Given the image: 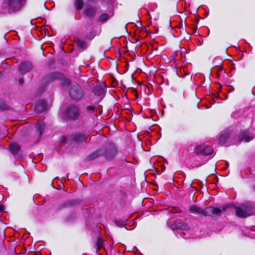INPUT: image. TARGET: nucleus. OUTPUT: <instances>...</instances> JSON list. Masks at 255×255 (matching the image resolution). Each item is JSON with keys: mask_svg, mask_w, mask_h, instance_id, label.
<instances>
[{"mask_svg": "<svg viewBox=\"0 0 255 255\" xmlns=\"http://www.w3.org/2000/svg\"><path fill=\"white\" fill-rule=\"evenodd\" d=\"M19 82L20 84H22L23 82V80L22 79H20L19 80Z\"/></svg>", "mask_w": 255, "mask_h": 255, "instance_id": "obj_25", "label": "nucleus"}, {"mask_svg": "<svg viewBox=\"0 0 255 255\" xmlns=\"http://www.w3.org/2000/svg\"><path fill=\"white\" fill-rule=\"evenodd\" d=\"M74 5L77 10H81L83 5L84 2L83 0H75Z\"/></svg>", "mask_w": 255, "mask_h": 255, "instance_id": "obj_19", "label": "nucleus"}, {"mask_svg": "<svg viewBox=\"0 0 255 255\" xmlns=\"http://www.w3.org/2000/svg\"><path fill=\"white\" fill-rule=\"evenodd\" d=\"M32 65L29 62H24L19 67V71L22 74L28 72L31 68Z\"/></svg>", "mask_w": 255, "mask_h": 255, "instance_id": "obj_8", "label": "nucleus"}, {"mask_svg": "<svg viewBox=\"0 0 255 255\" xmlns=\"http://www.w3.org/2000/svg\"><path fill=\"white\" fill-rule=\"evenodd\" d=\"M253 206L252 204L247 203L243 204L242 207H236L235 213L240 218H246L253 214Z\"/></svg>", "mask_w": 255, "mask_h": 255, "instance_id": "obj_1", "label": "nucleus"}, {"mask_svg": "<svg viewBox=\"0 0 255 255\" xmlns=\"http://www.w3.org/2000/svg\"><path fill=\"white\" fill-rule=\"evenodd\" d=\"M4 210V207L2 205H0V212H3Z\"/></svg>", "mask_w": 255, "mask_h": 255, "instance_id": "obj_24", "label": "nucleus"}, {"mask_svg": "<svg viewBox=\"0 0 255 255\" xmlns=\"http://www.w3.org/2000/svg\"><path fill=\"white\" fill-rule=\"evenodd\" d=\"M254 189L255 190V185L254 186Z\"/></svg>", "mask_w": 255, "mask_h": 255, "instance_id": "obj_27", "label": "nucleus"}, {"mask_svg": "<svg viewBox=\"0 0 255 255\" xmlns=\"http://www.w3.org/2000/svg\"><path fill=\"white\" fill-rule=\"evenodd\" d=\"M45 123L43 121H40L37 123L36 125V128L37 131L39 132V135H41L45 128Z\"/></svg>", "mask_w": 255, "mask_h": 255, "instance_id": "obj_14", "label": "nucleus"}, {"mask_svg": "<svg viewBox=\"0 0 255 255\" xmlns=\"http://www.w3.org/2000/svg\"><path fill=\"white\" fill-rule=\"evenodd\" d=\"M96 9L92 7H88L84 10V13L90 17H93L96 14Z\"/></svg>", "mask_w": 255, "mask_h": 255, "instance_id": "obj_12", "label": "nucleus"}, {"mask_svg": "<svg viewBox=\"0 0 255 255\" xmlns=\"http://www.w3.org/2000/svg\"><path fill=\"white\" fill-rule=\"evenodd\" d=\"M195 151L198 154L208 155L213 152V149L211 146L204 144L197 146Z\"/></svg>", "mask_w": 255, "mask_h": 255, "instance_id": "obj_5", "label": "nucleus"}, {"mask_svg": "<svg viewBox=\"0 0 255 255\" xmlns=\"http://www.w3.org/2000/svg\"><path fill=\"white\" fill-rule=\"evenodd\" d=\"M90 110H94L95 108H94V107H91V108H90Z\"/></svg>", "mask_w": 255, "mask_h": 255, "instance_id": "obj_26", "label": "nucleus"}, {"mask_svg": "<svg viewBox=\"0 0 255 255\" xmlns=\"http://www.w3.org/2000/svg\"><path fill=\"white\" fill-rule=\"evenodd\" d=\"M86 137L87 136L85 134L80 133H76L72 135L73 140L76 142L84 141Z\"/></svg>", "mask_w": 255, "mask_h": 255, "instance_id": "obj_11", "label": "nucleus"}, {"mask_svg": "<svg viewBox=\"0 0 255 255\" xmlns=\"http://www.w3.org/2000/svg\"><path fill=\"white\" fill-rule=\"evenodd\" d=\"M20 148L19 145L17 143H11L9 145V149L13 154L18 152Z\"/></svg>", "mask_w": 255, "mask_h": 255, "instance_id": "obj_15", "label": "nucleus"}, {"mask_svg": "<svg viewBox=\"0 0 255 255\" xmlns=\"http://www.w3.org/2000/svg\"><path fill=\"white\" fill-rule=\"evenodd\" d=\"M228 137V134L227 133H223L219 138V143L222 145L225 144Z\"/></svg>", "mask_w": 255, "mask_h": 255, "instance_id": "obj_17", "label": "nucleus"}, {"mask_svg": "<svg viewBox=\"0 0 255 255\" xmlns=\"http://www.w3.org/2000/svg\"><path fill=\"white\" fill-rule=\"evenodd\" d=\"M116 154V149L114 147H111L107 150L105 156L107 159H110L114 157Z\"/></svg>", "mask_w": 255, "mask_h": 255, "instance_id": "obj_10", "label": "nucleus"}, {"mask_svg": "<svg viewBox=\"0 0 255 255\" xmlns=\"http://www.w3.org/2000/svg\"><path fill=\"white\" fill-rule=\"evenodd\" d=\"M60 74L58 73H53L46 77L47 82H52L60 77Z\"/></svg>", "mask_w": 255, "mask_h": 255, "instance_id": "obj_16", "label": "nucleus"}, {"mask_svg": "<svg viewBox=\"0 0 255 255\" xmlns=\"http://www.w3.org/2000/svg\"><path fill=\"white\" fill-rule=\"evenodd\" d=\"M66 115L69 119L76 120L80 116L79 110L75 106H70L66 110Z\"/></svg>", "mask_w": 255, "mask_h": 255, "instance_id": "obj_2", "label": "nucleus"}, {"mask_svg": "<svg viewBox=\"0 0 255 255\" xmlns=\"http://www.w3.org/2000/svg\"><path fill=\"white\" fill-rule=\"evenodd\" d=\"M100 151L99 150L93 152L87 157V160H92L95 159L100 155Z\"/></svg>", "mask_w": 255, "mask_h": 255, "instance_id": "obj_18", "label": "nucleus"}, {"mask_svg": "<svg viewBox=\"0 0 255 255\" xmlns=\"http://www.w3.org/2000/svg\"><path fill=\"white\" fill-rule=\"evenodd\" d=\"M98 89H99V92L98 93V94L100 96L103 95L104 93V89H103L102 88H101L100 87H96L95 88V91H96Z\"/></svg>", "mask_w": 255, "mask_h": 255, "instance_id": "obj_23", "label": "nucleus"}, {"mask_svg": "<svg viewBox=\"0 0 255 255\" xmlns=\"http://www.w3.org/2000/svg\"><path fill=\"white\" fill-rule=\"evenodd\" d=\"M227 206H225L222 208H215L213 207H208L206 208V216L215 215L219 216L220 213L224 211H225Z\"/></svg>", "mask_w": 255, "mask_h": 255, "instance_id": "obj_6", "label": "nucleus"}, {"mask_svg": "<svg viewBox=\"0 0 255 255\" xmlns=\"http://www.w3.org/2000/svg\"><path fill=\"white\" fill-rule=\"evenodd\" d=\"M109 16L106 13H103L101 15L99 18V21H106L108 19Z\"/></svg>", "mask_w": 255, "mask_h": 255, "instance_id": "obj_21", "label": "nucleus"}, {"mask_svg": "<svg viewBox=\"0 0 255 255\" xmlns=\"http://www.w3.org/2000/svg\"><path fill=\"white\" fill-rule=\"evenodd\" d=\"M103 246V241L101 238H98L97 242V250H100L102 249Z\"/></svg>", "mask_w": 255, "mask_h": 255, "instance_id": "obj_22", "label": "nucleus"}, {"mask_svg": "<svg viewBox=\"0 0 255 255\" xmlns=\"http://www.w3.org/2000/svg\"><path fill=\"white\" fill-rule=\"evenodd\" d=\"M47 108V103L44 100L40 101L35 106V111L38 113H40L46 110Z\"/></svg>", "mask_w": 255, "mask_h": 255, "instance_id": "obj_9", "label": "nucleus"}, {"mask_svg": "<svg viewBox=\"0 0 255 255\" xmlns=\"http://www.w3.org/2000/svg\"><path fill=\"white\" fill-rule=\"evenodd\" d=\"M69 95L74 100H79L82 97L83 93L81 88L78 85H75L69 90Z\"/></svg>", "mask_w": 255, "mask_h": 255, "instance_id": "obj_3", "label": "nucleus"}, {"mask_svg": "<svg viewBox=\"0 0 255 255\" xmlns=\"http://www.w3.org/2000/svg\"><path fill=\"white\" fill-rule=\"evenodd\" d=\"M25 0H8L7 3L9 8L12 11H18L23 5Z\"/></svg>", "mask_w": 255, "mask_h": 255, "instance_id": "obj_4", "label": "nucleus"}, {"mask_svg": "<svg viewBox=\"0 0 255 255\" xmlns=\"http://www.w3.org/2000/svg\"><path fill=\"white\" fill-rule=\"evenodd\" d=\"M189 211L193 214H199L206 216V208L202 209L193 205L190 206Z\"/></svg>", "mask_w": 255, "mask_h": 255, "instance_id": "obj_7", "label": "nucleus"}, {"mask_svg": "<svg viewBox=\"0 0 255 255\" xmlns=\"http://www.w3.org/2000/svg\"><path fill=\"white\" fill-rule=\"evenodd\" d=\"M254 138V136L250 134L247 131L243 132L241 136V140H244L246 142H249Z\"/></svg>", "mask_w": 255, "mask_h": 255, "instance_id": "obj_13", "label": "nucleus"}, {"mask_svg": "<svg viewBox=\"0 0 255 255\" xmlns=\"http://www.w3.org/2000/svg\"><path fill=\"white\" fill-rule=\"evenodd\" d=\"M76 44L77 47L81 49H84L86 47V43L84 40L77 39L76 41Z\"/></svg>", "mask_w": 255, "mask_h": 255, "instance_id": "obj_20", "label": "nucleus"}]
</instances>
